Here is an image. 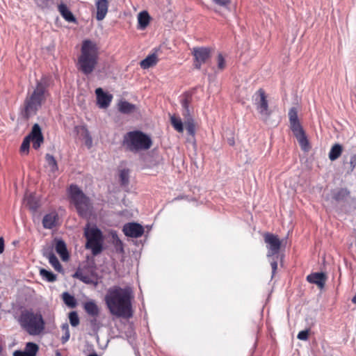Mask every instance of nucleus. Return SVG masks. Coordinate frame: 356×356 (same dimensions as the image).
<instances>
[{"label": "nucleus", "instance_id": "nucleus-1", "mask_svg": "<svg viewBox=\"0 0 356 356\" xmlns=\"http://www.w3.org/2000/svg\"><path fill=\"white\" fill-rule=\"evenodd\" d=\"M131 298V288L115 286L108 290L105 302L111 314L129 318L132 316Z\"/></svg>", "mask_w": 356, "mask_h": 356}, {"label": "nucleus", "instance_id": "nucleus-2", "mask_svg": "<svg viewBox=\"0 0 356 356\" xmlns=\"http://www.w3.org/2000/svg\"><path fill=\"white\" fill-rule=\"evenodd\" d=\"M98 56L97 44L90 40H84L78 58L77 69L86 75L91 74L97 65Z\"/></svg>", "mask_w": 356, "mask_h": 356}, {"label": "nucleus", "instance_id": "nucleus-3", "mask_svg": "<svg viewBox=\"0 0 356 356\" xmlns=\"http://www.w3.org/2000/svg\"><path fill=\"white\" fill-rule=\"evenodd\" d=\"M48 84V79L46 77L42 78L37 82V85L33 92L28 95L24 104V115L25 118L34 115L42 104L45 100L46 88Z\"/></svg>", "mask_w": 356, "mask_h": 356}, {"label": "nucleus", "instance_id": "nucleus-4", "mask_svg": "<svg viewBox=\"0 0 356 356\" xmlns=\"http://www.w3.org/2000/svg\"><path fill=\"white\" fill-rule=\"evenodd\" d=\"M70 201L81 218H89L93 210L92 204L88 197L76 185H71L69 188Z\"/></svg>", "mask_w": 356, "mask_h": 356}, {"label": "nucleus", "instance_id": "nucleus-5", "mask_svg": "<svg viewBox=\"0 0 356 356\" xmlns=\"http://www.w3.org/2000/svg\"><path fill=\"white\" fill-rule=\"evenodd\" d=\"M18 321L29 334L38 335L44 329V322L40 313H34L32 310H23Z\"/></svg>", "mask_w": 356, "mask_h": 356}, {"label": "nucleus", "instance_id": "nucleus-6", "mask_svg": "<svg viewBox=\"0 0 356 356\" xmlns=\"http://www.w3.org/2000/svg\"><path fill=\"white\" fill-rule=\"evenodd\" d=\"M123 144L131 152H136L151 147L152 141L149 136L140 131L128 132L124 136Z\"/></svg>", "mask_w": 356, "mask_h": 356}, {"label": "nucleus", "instance_id": "nucleus-7", "mask_svg": "<svg viewBox=\"0 0 356 356\" xmlns=\"http://www.w3.org/2000/svg\"><path fill=\"white\" fill-rule=\"evenodd\" d=\"M84 236L86 238L85 247L91 250L93 256H97L103 251L104 236L99 228L87 225L84 228Z\"/></svg>", "mask_w": 356, "mask_h": 356}, {"label": "nucleus", "instance_id": "nucleus-8", "mask_svg": "<svg viewBox=\"0 0 356 356\" xmlns=\"http://www.w3.org/2000/svg\"><path fill=\"white\" fill-rule=\"evenodd\" d=\"M252 101L257 111L261 115V118L264 120H266L269 118L271 112L269 109L265 91L262 88L259 89L252 95Z\"/></svg>", "mask_w": 356, "mask_h": 356}, {"label": "nucleus", "instance_id": "nucleus-9", "mask_svg": "<svg viewBox=\"0 0 356 356\" xmlns=\"http://www.w3.org/2000/svg\"><path fill=\"white\" fill-rule=\"evenodd\" d=\"M193 55L195 57L194 66L200 69L202 64L210 58L211 49L208 47H195L193 49Z\"/></svg>", "mask_w": 356, "mask_h": 356}, {"label": "nucleus", "instance_id": "nucleus-10", "mask_svg": "<svg viewBox=\"0 0 356 356\" xmlns=\"http://www.w3.org/2000/svg\"><path fill=\"white\" fill-rule=\"evenodd\" d=\"M264 241L268 245V257L277 254L279 252L281 247V241L277 236L266 233L264 235Z\"/></svg>", "mask_w": 356, "mask_h": 356}, {"label": "nucleus", "instance_id": "nucleus-11", "mask_svg": "<svg viewBox=\"0 0 356 356\" xmlns=\"http://www.w3.org/2000/svg\"><path fill=\"white\" fill-rule=\"evenodd\" d=\"M33 142V147L38 149L44 142L42 130L38 124H33L31 131L26 136Z\"/></svg>", "mask_w": 356, "mask_h": 356}, {"label": "nucleus", "instance_id": "nucleus-12", "mask_svg": "<svg viewBox=\"0 0 356 356\" xmlns=\"http://www.w3.org/2000/svg\"><path fill=\"white\" fill-rule=\"evenodd\" d=\"M123 232L127 236L138 238L143 234L144 229L142 225L136 222H129L124 225Z\"/></svg>", "mask_w": 356, "mask_h": 356}, {"label": "nucleus", "instance_id": "nucleus-13", "mask_svg": "<svg viewBox=\"0 0 356 356\" xmlns=\"http://www.w3.org/2000/svg\"><path fill=\"white\" fill-rule=\"evenodd\" d=\"M290 127L294 136L304 132V130L299 122L297 109L291 108L289 111Z\"/></svg>", "mask_w": 356, "mask_h": 356}, {"label": "nucleus", "instance_id": "nucleus-14", "mask_svg": "<svg viewBox=\"0 0 356 356\" xmlns=\"http://www.w3.org/2000/svg\"><path fill=\"white\" fill-rule=\"evenodd\" d=\"M350 192L346 188H336L330 191V198L337 203L346 202L350 197Z\"/></svg>", "mask_w": 356, "mask_h": 356}, {"label": "nucleus", "instance_id": "nucleus-15", "mask_svg": "<svg viewBox=\"0 0 356 356\" xmlns=\"http://www.w3.org/2000/svg\"><path fill=\"white\" fill-rule=\"evenodd\" d=\"M95 94L99 107L101 108H108L113 99L112 95L104 92L101 88H98L95 90Z\"/></svg>", "mask_w": 356, "mask_h": 356}, {"label": "nucleus", "instance_id": "nucleus-16", "mask_svg": "<svg viewBox=\"0 0 356 356\" xmlns=\"http://www.w3.org/2000/svg\"><path fill=\"white\" fill-rule=\"evenodd\" d=\"M326 279V275L323 273H314L307 277V280L309 283L316 284L320 289H323L324 287Z\"/></svg>", "mask_w": 356, "mask_h": 356}, {"label": "nucleus", "instance_id": "nucleus-17", "mask_svg": "<svg viewBox=\"0 0 356 356\" xmlns=\"http://www.w3.org/2000/svg\"><path fill=\"white\" fill-rule=\"evenodd\" d=\"M97 7V15L96 18L98 21H102L106 17L108 8V2L107 0H98L96 2Z\"/></svg>", "mask_w": 356, "mask_h": 356}, {"label": "nucleus", "instance_id": "nucleus-18", "mask_svg": "<svg viewBox=\"0 0 356 356\" xmlns=\"http://www.w3.org/2000/svg\"><path fill=\"white\" fill-rule=\"evenodd\" d=\"M58 220V216L56 212L45 215L42 219L43 227L46 229H51L56 226Z\"/></svg>", "mask_w": 356, "mask_h": 356}, {"label": "nucleus", "instance_id": "nucleus-19", "mask_svg": "<svg viewBox=\"0 0 356 356\" xmlns=\"http://www.w3.org/2000/svg\"><path fill=\"white\" fill-rule=\"evenodd\" d=\"M343 165L347 166V173L350 174L353 172L356 168V154L350 153L343 156Z\"/></svg>", "mask_w": 356, "mask_h": 356}, {"label": "nucleus", "instance_id": "nucleus-20", "mask_svg": "<svg viewBox=\"0 0 356 356\" xmlns=\"http://www.w3.org/2000/svg\"><path fill=\"white\" fill-rule=\"evenodd\" d=\"M55 250L63 261H66L69 259V253L63 241L59 240L56 242Z\"/></svg>", "mask_w": 356, "mask_h": 356}, {"label": "nucleus", "instance_id": "nucleus-21", "mask_svg": "<svg viewBox=\"0 0 356 356\" xmlns=\"http://www.w3.org/2000/svg\"><path fill=\"white\" fill-rule=\"evenodd\" d=\"M58 11L62 17L68 22H76V19L72 13L68 9L65 4L61 3L58 6Z\"/></svg>", "mask_w": 356, "mask_h": 356}, {"label": "nucleus", "instance_id": "nucleus-22", "mask_svg": "<svg viewBox=\"0 0 356 356\" xmlns=\"http://www.w3.org/2000/svg\"><path fill=\"white\" fill-rule=\"evenodd\" d=\"M158 58L156 53L147 56L145 59L140 61V67L143 69H148L156 64Z\"/></svg>", "mask_w": 356, "mask_h": 356}, {"label": "nucleus", "instance_id": "nucleus-23", "mask_svg": "<svg viewBox=\"0 0 356 356\" xmlns=\"http://www.w3.org/2000/svg\"><path fill=\"white\" fill-rule=\"evenodd\" d=\"M191 102V97L186 95L181 102L182 106V115L184 118V121L189 118H193L191 115V110L189 108V104Z\"/></svg>", "mask_w": 356, "mask_h": 356}, {"label": "nucleus", "instance_id": "nucleus-24", "mask_svg": "<svg viewBox=\"0 0 356 356\" xmlns=\"http://www.w3.org/2000/svg\"><path fill=\"white\" fill-rule=\"evenodd\" d=\"M84 309L89 315L97 316L99 314V308L93 300H90L84 303Z\"/></svg>", "mask_w": 356, "mask_h": 356}, {"label": "nucleus", "instance_id": "nucleus-25", "mask_svg": "<svg viewBox=\"0 0 356 356\" xmlns=\"http://www.w3.org/2000/svg\"><path fill=\"white\" fill-rule=\"evenodd\" d=\"M150 16L147 11H142L138 15V26L140 29H145L149 24Z\"/></svg>", "mask_w": 356, "mask_h": 356}, {"label": "nucleus", "instance_id": "nucleus-26", "mask_svg": "<svg viewBox=\"0 0 356 356\" xmlns=\"http://www.w3.org/2000/svg\"><path fill=\"white\" fill-rule=\"evenodd\" d=\"M119 111L125 114L134 113L136 111V106L126 101H122L118 104Z\"/></svg>", "mask_w": 356, "mask_h": 356}, {"label": "nucleus", "instance_id": "nucleus-27", "mask_svg": "<svg viewBox=\"0 0 356 356\" xmlns=\"http://www.w3.org/2000/svg\"><path fill=\"white\" fill-rule=\"evenodd\" d=\"M343 151L342 146L339 144H334L332 147L329 152V159L330 161H333L337 160Z\"/></svg>", "mask_w": 356, "mask_h": 356}, {"label": "nucleus", "instance_id": "nucleus-28", "mask_svg": "<svg viewBox=\"0 0 356 356\" xmlns=\"http://www.w3.org/2000/svg\"><path fill=\"white\" fill-rule=\"evenodd\" d=\"M295 136L297 138L302 149L305 152L309 151L310 146L305 131L300 134H297Z\"/></svg>", "mask_w": 356, "mask_h": 356}, {"label": "nucleus", "instance_id": "nucleus-29", "mask_svg": "<svg viewBox=\"0 0 356 356\" xmlns=\"http://www.w3.org/2000/svg\"><path fill=\"white\" fill-rule=\"evenodd\" d=\"M74 277L79 279L86 284H92L93 282L91 277L85 273L83 270L79 268L73 275Z\"/></svg>", "mask_w": 356, "mask_h": 356}, {"label": "nucleus", "instance_id": "nucleus-30", "mask_svg": "<svg viewBox=\"0 0 356 356\" xmlns=\"http://www.w3.org/2000/svg\"><path fill=\"white\" fill-rule=\"evenodd\" d=\"M46 257L49 259V263L56 270L60 271L62 270V266L54 253L49 252Z\"/></svg>", "mask_w": 356, "mask_h": 356}, {"label": "nucleus", "instance_id": "nucleus-31", "mask_svg": "<svg viewBox=\"0 0 356 356\" xmlns=\"http://www.w3.org/2000/svg\"><path fill=\"white\" fill-rule=\"evenodd\" d=\"M170 122H171L172 127H174V129L177 131H178L179 133H182L184 131L183 123L180 118H177L175 115H172L170 117Z\"/></svg>", "mask_w": 356, "mask_h": 356}, {"label": "nucleus", "instance_id": "nucleus-32", "mask_svg": "<svg viewBox=\"0 0 356 356\" xmlns=\"http://www.w3.org/2000/svg\"><path fill=\"white\" fill-rule=\"evenodd\" d=\"M63 299L66 305L71 308L75 307L76 302L74 296H72L67 292H64L63 293Z\"/></svg>", "mask_w": 356, "mask_h": 356}, {"label": "nucleus", "instance_id": "nucleus-33", "mask_svg": "<svg viewBox=\"0 0 356 356\" xmlns=\"http://www.w3.org/2000/svg\"><path fill=\"white\" fill-rule=\"evenodd\" d=\"M45 159L49 167L50 168L51 171L52 172L57 171L58 165L55 158L52 155L47 154L45 156Z\"/></svg>", "mask_w": 356, "mask_h": 356}, {"label": "nucleus", "instance_id": "nucleus-34", "mask_svg": "<svg viewBox=\"0 0 356 356\" xmlns=\"http://www.w3.org/2000/svg\"><path fill=\"white\" fill-rule=\"evenodd\" d=\"M40 275L44 278L48 282H54L56 280V275L54 274L52 272L48 271L44 268H41L40 270Z\"/></svg>", "mask_w": 356, "mask_h": 356}, {"label": "nucleus", "instance_id": "nucleus-35", "mask_svg": "<svg viewBox=\"0 0 356 356\" xmlns=\"http://www.w3.org/2000/svg\"><path fill=\"white\" fill-rule=\"evenodd\" d=\"M26 350L25 353L27 356H35L38 350V346L37 344L32 342H29L26 343Z\"/></svg>", "mask_w": 356, "mask_h": 356}, {"label": "nucleus", "instance_id": "nucleus-36", "mask_svg": "<svg viewBox=\"0 0 356 356\" xmlns=\"http://www.w3.org/2000/svg\"><path fill=\"white\" fill-rule=\"evenodd\" d=\"M186 129L189 135L194 136L195 133V126L193 118H189L184 121Z\"/></svg>", "mask_w": 356, "mask_h": 356}, {"label": "nucleus", "instance_id": "nucleus-37", "mask_svg": "<svg viewBox=\"0 0 356 356\" xmlns=\"http://www.w3.org/2000/svg\"><path fill=\"white\" fill-rule=\"evenodd\" d=\"M129 170L123 169L120 172V179L122 185H127L129 184Z\"/></svg>", "mask_w": 356, "mask_h": 356}, {"label": "nucleus", "instance_id": "nucleus-38", "mask_svg": "<svg viewBox=\"0 0 356 356\" xmlns=\"http://www.w3.org/2000/svg\"><path fill=\"white\" fill-rule=\"evenodd\" d=\"M69 320L72 326L76 327L79 324V318L76 312H72L69 314Z\"/></svg>", "mask_w": 356, "mask_h": 356}, {"label": "nucleus", "instance_id": "nucleus-39", "mask_svg": "<svg viewBox=\"0 0 356 356\" xmlns=\"http://www.w3.org/2000/svg\"><path fill=\"white\" fill-rule=\"evenodd\" d=\"M31 140L29 139L27 136H26L21 145L20 151L22 152H29V147H30Z\"/></svg>", "mask_w": 356, "mask_h": 356}, {"label": "nucleus", "instance_id": "nucleus-40", "mask_svg": "<svg viewBox=\"0 0 356 356\" xmlns=\"http://www.w3.org/2000/svg\"><path fill=\"white\" fill-rule=\"evenodd\" d=\"M27 204H29L30 209L33 211H35L39 207L38 202L34 200L33 196H29L27 198Z\"/></svg>", "mask_w": 356, "mask_h": 356}, {"label": "nucleus", "instance_id": "nucleus-41", "mask_svg": "<svg viewBox=\"0 0 356 356\" xmlns=\"http://www.w3.org/2000/svg\"><path fill=\"white\" fill-rule=\"evenodd\" d=\"M217 63H218V68L220 70H222L225 67V60L224 57L221 54H218V58H217Z\"/></svg>", "mask_w": 356, "mask_h": 356}, {"label": "nucleus", "instance_id": "nucleus-42", "mask_svg": "<svg viewBox=\"0 0 356 356\" xmlns=\"http://www.w3.org/2000/svg\"><path fill=\"white\" fill-rule=\"evenodd\" d=\"M309 331L307 330L300 331L298 334V339L300 340H307L308 339Z\"/></svg>", "mask_w": 356, "mask_h": 356}, {"label": "nucleus", "instance_id": "nucleus-43", "mask_svg": "<svg viewBox=\"0 0 356 356\" xmlns=\"http://www.w3.org/2000/svg\"><path fill=\"white\" fill-rule=\"evenodd\" d=\"M216 4L220 6H227L230 3V0H211Z\"/></svg>", "mask_w": 356, "mask_h": 356}, {"label": "nucleus", "instance_id": "nucleus-44", "mask_svg": "<svg viewBox=\"0 0 356 356\" xmlns=\"http://www.w3.org/2000/svg\"><path fill=\"white\" fill-rule=\"evenodd\" d=\"M270 266H271V268H272V277H273V275H275L276 270H277V262L276 260H273L270 262Z\"/></svg>", "mask_w": 356, "mask_h": 356}, {"label": "nucleus", "instance_id": "nucleus-45", "mask_svg": "<svg viewBox=\"0 0 356 356\" xmlns=\"http://www.w3.org/2000/svg\"><path fill=\"white\" fill-rule=\"evenodd\" d=\"M13 356H27V355H26L25 352H22L21 350H15L13 353Z\"/></svg>", "mask_w": 356, "mask_h": 356}, {"label": "nucleus", "instance_id": "nucleus-46", "mask_svg": "<svg viewBox=\"0 0 356 356\" xmlns=\"http://www.w3.org/2000/svg\"><path fill=\"white\" fill-rule=\"evenodd\" d=\"M70 338V332H65V335L62 337L63 343H65Z\"/></svg>", "mask_w": 356, "mask_h": 356}, {"label": "nucleus", "instance_id": "nucleus-47", "mask_svg": "<svg viewBox=\"0 0 356 356\" xmlns=\"http://www.w3.org/2000/svg\"><path fill=\"white\" fill-rule=\"evenodd\" d=\"M4 250V241L3 238H0V254Z\"/></svg>", "mask_w": 356, "mask_h": 356}, {"label": "nucleus", "instance_id": "nucleus-48", "mask_svg": "<svg viewBox=\"0 0 356 356\" xmlns=\"http://www.w3.org/2000/svg\"><path fill=\"white\" fill-rule=\"evenodd\" d=\"M86 145L90 147L92 145V138L90 136H88V138L86 140Z\"/></svg>", "mask_w": 356, "mask_h": 356}, {"label": "nucleus", "instance_id": "nucleus-49", "mask_svg": "<svg viewBox=\"0 0 356 356\" xmlns=\"http://www.w3.org/2000/svg\"><path fill=\"white\" fill-rule=\"evenodd\" d=\"M62 329L65 330V332H69V326L67 323H64L62 325Z\"/></svg>", "mask_w": 356, "mask_h": 356}, {"label": "nucleus", "instance_id": "nucleus-50", "mask_svg": "<svg viewBox=\"0 0 356 356\" xmlns=\"http://www.w3.org/2000/svg\"><path fill=\"white\" fill-rule=\"evenodd\" d=\"M118 245H120L121 246V248L122 249V241L119 238H117L115 245L118 246Z\"/></svg>", "mask_w": 356, "mask_h": 356}, {"label": "nucleus", "instance_id": "nucleus-51", "mask_svg": "<svg viewBox=\"0 0 356 356\" xmlns=\"http://www.w3.org/2000/svg\"><path fill=\"white\" fill-rule=\"evenodd\" d=\"M352 302L354 303V304H356V294L355 295V296L352 299Z\"/></svg>", "mask_w": 356, "mask_h": 356}, {"label": "nucleus", "instance_id": "nucleus-52", "mask_svg": "<svg viewBox=\"0 0 356 356\" xmlns=\"http://www.w3.org/2000/svg\"><path fill=\"white\" fill-rule=\"evenodd\" d=\"M229 143L230 145H233L234 144V140L233 139L229 140Z\"/></svg>", "mask_w": 356, "mask_h": 356}, {"label": "nucleus", "instance_id": "nucleus-53", "mask_svg": "<svg viewBox=\"0 0 356 356\" xmlns=\"http://www.w3.org/2000/svg\"><path fill=\"white\" fill-rule=\"evenodd\" d=\"M56 356H61V354L60 353L59 351L56 352Z\"/></svg>", "mask_w": 356, "mask_h": 356}, {"label": "nucleus", "instance_id": "nucleus-54", "mask_svg": "<svg viewBox=\"0 0 356 356\" xmlns=\"http://www.w3.org/2000/svg\"><path fill=\"white\" fill-rule=\"evenodd\" d=\"M88 356H97V354H95V353H94V354H90V355H89Z\"/></svg>", "mask_w": 356, "mask_h": 356}, {"label": "nucleus", "instance_id": "nucleus-55", "mask_svg": "<svg viewBox=\"0 0 356 356\" xmlns=\"http://www.w3.org/2000/svg\"><path fill=\"white\" fill-rule=\"evenodd\" d=\"M1 353V348H0V353Z\"/></svg>", "mask_w": 356, "mask_h": 356}]
</instances>
